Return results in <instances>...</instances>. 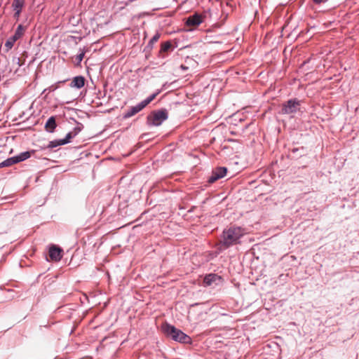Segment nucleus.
Listing matches in <instances>:
<instances>
[{"label": "nucleus", "instance_id": "obj_1", "mask_svg": "<svg viewBox=\"0 0 359 359\" xmlns=\"http://www.w3.org/2000/svg\"><path fill=\"white\" fill-rule=\"evenodd\" d=\"M243 234L244 231L241 227H230L223 232L222 244L226 248H229L230 245L236 244Z\"/></svg>", "mask_w": 359, "mask_h": 359}, {"label": "nucleus", "instance_id": "obj_2", "mask_svg": "<svg viewBox=\"0 0 359 359\" xmlns=\"http://www.w3.org/2000/svg\"><path fill=\"white\" fill-rule=\"evenodd\" d=\"M164 332L168 336L170 337L172 339L182 342V343H188L190 341V337L182 332L181 330L177 329L172 325H165L163 327Z\"/></svg>", "mask_w": 359, "mask_h": 359}, {"label": "nucleus", "instance_id": "obj_3", "mask_svg": "<svg viewBox=\"0 0 359 359\" xmlns=\"http://www.w3.org/2000/svg\"><path fill=\"white\" fill-rule=\"evenodd\" d=\"M168 118V112L165 109L152 111L147 117L149 125L158 126Z\"/></svg>", "mask_w": 359, "mask_h": 359}, {"label": "nucleus", "instance_id": "obj_4", "mask_svg": "<svg viewBox=\"0 0 359 359\" xmlns=\"http://www.w3.org/2000/svg\"><path fill=\"white\" fill-rule=\"evenodd\" d=\"M158 93H156L150 95L148 98L143 100L140 103H139L137 105L132 107L130 109L128 110V111L124 114V118H130L134 115H135L137 113L142 110L146 106H147L151 101H153Z\"/></svg>", "mask_w": 359, "mask_h": 359}, {"label": "nucleus", "instance_id": "obj_5", "mask_svg": "<svg viewBox=\"0 0 359 359\" xmlns=\"http://www.w3.org/2000/svg\"><path fill=\"white\" fill-rule=\"evenodd\" d=\"M30 152L25 151L19 155L7 158L0 163V168L9 167L19 162L23 161L30 157Z\"/></svg>", "mask_w": 359, "mask_h": 359}, {"label": "nucleus", "instance_id": "obj_6", "mask_svg": "<svg viewBox=\"0 0 359 359\" xmlns=\"http://www.w3.org/2000/svg\"><path fill=\"white\" fill-rule=\"evenodd\" d=\"M299 107V102L295 100H290L283 104L281 111L282 114H290L295 113Z\"/></svg>", "mask_w": 359, "mask_h": 359}, {"label": "nucleus", "instance_id": "obj_7", "mask_svg": "<svg viewBox=\"0 0 359 359\" xmlns=\"http://www.w3.org/2000/svg\"><path fill=\"white\" fill-rule=\"evenodd\" d=\"M203 16L199 13H194L187 18L186 25L188 27H197L203 21Z\"/></svg>", "mask_w": 359, "mask_h": 359}, {"label": "nucleus", "instance_id": "obj_8", "mask_svg": "<svg viewBox=\"0 0 359 359\" xmlns=\"http://www.w3.org/2000/svg\"><path fill=\"white\" fill-rule=\"evenodd\" d=\"M227 172V169L224 167H219L216 168L211 175V177L209 178L208 182L210 183H213L217 180L224 177Z\"/></svg>", "mask_w": 359, "mask_h": 359}, {"label": "nucleus", "instance_id": "obj_9", "mask_svg": "<svg viewBox=\"0 0 359 359\" xmlns=\"http://www.w3.org/2000/svg\"><path fill=\"white\" fill-rule=\"evenodd\" d=\"M49 257L53 261H60L62 257V250L55 245H53L49 249Z\"/></svg>", "mask_w": 359, "mask_h": 359}, {"label": "nucleus", "instance_id": "obj_10", "mask_svg": "<svg viewBox=\"0 0 359 359\" xmlns=\"http://www.w3.org/2000/svg\"><path fill=\"white\" fill-rule=\"evenodd\" d=\"M219 279H220V276L215 273H210L205 276L203 283L205 286H210L212 283Z\"/></svg>", "mask_w": 359, "mask_h": 359}, {"label": "nucleus", "instance_id": "obj_11", "mask_svg": "<svg viewBox=\"0 0 359 359\" xmlns=\"http://www.w3.org/2000/svg\"><path fill=\"white\" fill-rule=\"evenodd\" d=\"M85 84V79L83 76L74 77L72 81L71 86L76 87L77 88H82Z\"/></svg>", "mask_w": 359, "mask_h": 359}, {"label": "nucleus", "instance_id": "obj_12", "mask_svg": "<svg viewBox=\"0 0 359 359\" xmlns=\"http://www.w3.org/2000/svg\"><path fill=\"white\" fill-rule=\"evenodd\" d=\"M55 128H56L55 118L54 116H51L48 119V121L45 125V128L47 131L52 133V132H53V130H55Z\"/></svg>", "mask_w": 359, "mask_h": 359}, {"label": "nucleus", "instance_id": "obj_13", "mask_svg": "<svg viewBox=\"0 0 359 359\" xmlns=\"http://www.w3.org/2000/svg\"><path fill=\"white\" fill-rule=\"evenodd\" d=\"M15 41L16 40L13 36L10 37L4 44V51L6 53L8 52L13 48Z\"/></svg>", "mask_w": 359, "mask_h": 359}, {"label": "nucleus", "instance_id": "obj_14", "mask_svg": "<svg viewBox=\"0 0 359 359\" xmlns=\"http://www.w3.org/2000/svg\"><path fill=\"white\" fill-rule=\"evenodd\" d=\"M24 32H25V29H24L23 27L21 25H18L17 29L15 30L14 35L13 36V38L15 39L16 41L18 40L20 38L22 37V36L24 34Z\"/></svg>", "mask_w": 359, "mask_h": 359}, {"label": "nucleus", "instance_id": "obj_15", "mask_svg": "<svg viewBox=\"0 0 359 359\" xmlns=\"http://www.w3.org/2000/svg\"><path fill=\"white\" fill-rule=\"evenodd\" d=\"M25 0H13L12 7L14 10H22Z\"/></svg>", "mask_w": 359, "mask_h": 359}, {"label": "nucleus", "instance_id": "obj_16", "mask_svg": "<svg viewBox=\"0 0 359 359\" xmlns=\"http://www.w3.org/2000/svg\"><path fill=\"white\" fill-rule=\"evenodd\" d=\"M77 133L76 132V130H74V131H72V132H69L66 137L65 139H62V140H60L61 142H62V144H65L68 142H70V140L73 137H74L76 135Z\"/></svg>", "mask_w": 359, "mask_h": 359}, {"label": "nucleus", "instance_id": "obj_17", "mask_svg": "<svg viewBox=\"0 0 359 359\" xmlns=\"http://www.w3.org/2000/svg\"><path fill=\"white\" fill-rule=\"evenodd\" d=\"M171 48V43L168 41L163 43L161 45V50L166 52Z\"/></svg>", "mask_w": 359, "mask_h": 359}, {"label": "nucleus", "instance_id": "obj_18", "mask_svg": "<svg viewBox=\"0 0 359 359\" xmlns=\"http://www.w3.org/2000/svg\"><path fill=\"white\" fill-rule=\"evenodd\" d=\"M59 145H63V144H62V142L61 140H57V141H52L49 143V145H48V147L50 148H53V147H56Z\"/></svg>", "mask_w": 359, "mask_h": 359}, {"label": "nucleus", "instance_id": "obj_19", "mask_svg": "<svg viewBox=\"0 0 359 359\" xmlns=\"http://www.w3.org/2000/svg\"><path fill=\"white\" fill-rule=\"evenodd\" d=\"M83 57H84V53H81L79 54L78 55H76V60L77 61L78 63H80L83 60Z\"/></svg>", "mask_w": 359, "mask_h": 359}, {"label": "nucleus", "instance_id": "obj_20", "mask_svg": "<svg viewBox=\"0 0 359 359\" xmlns=\"http://www.w3.org/2000/svg\"><path fill=\"white\" fill-rule=\"evenodd\" d=\"M160 37V35L156 34V35H154L152 39H151L150 42L151 43H155L156 41H158V39Z\"/></svg>", "mask_w": 359, "mask_h": 359}, {"label": "nucleus", "instance_id": "obj_21", "mask_svg": "<svg viewBox=\"0 0 359 359\" xmlns=\"http://www.w3.org/2000/svg\"><path fill=\"white\" fill-rule=\"evenodd\" d=\"M313 2L316 4H323V3H325L326 1H327L328 0H313Z\"/></svg>", "mask_w": 359, "mask_h": 359}, {"label": "nucleus", "instance_id": "obj_22", "mask_svg": "<svg viewBox=\"0 0 359 359\" xmlns=\"http://www.w3.org/2000/svg\"><path fill=\"white\" fill-rule=\"evenodd\" d=\"M15 13L14 14V17L18 19L19 18V16H20L21 10H18H18H15Z\"/></svg>", "mask_w": 359, "mask_h": 359}]
</instances>
